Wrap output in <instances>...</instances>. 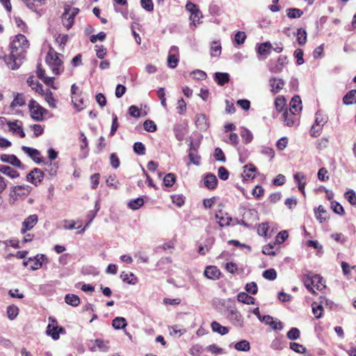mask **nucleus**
<instances>
[{"mask_svg": "<svg viewBox=\"0 0 356 356\" xmlns=\"http://www.w3.org/2000/svg\"><path fill=\"white\" fill-rule=\"evenodd\" d=\"M29 47V41L24 35H15L10 42V54L5 58V62L10 69L16 70L22 65L24 53Z\"/></svg>", "mask_w": 356, "mask_h": 356, "instance_id": "1", "label": "nucleus"}, {"mask_svg": "<svg viewBox=\"0 0 356 356\" xmlns=\"http://www.w3.org/2000/svg\"><path fill=\"white\" fill-rule=\"evenodd\" d=\"M63 55L57 53L54 49L50 48L46 56V63L55 75L60 74L64 70L62 58Z\"/></svg>", "mask_w": 356, "mask_h": 356, "instance_id": "2", "label": "nucleus"}, {"mask_svg": "<svg viewBox=\"0 0 356 356\" xmlns=\"http://www.w3.org/2000/svg\"><path fill=\"white\" fill-rule=\"evenodd\" d=\"M230 305L227 308V318L235 326L242 327L243 326V318L241 313L237 310L232 301H228Z\"/></svg>", "mask_w": 356, "mask_h": 356, "instance_id": "3", "label": "nucleus"}, {"mask_svg": "<svg viewBox=\"0 0 356 356\" xmlns=\"http://www.w3.org/2000/svg\"><path fill=\"white\" fill-rule=\"evenodd\" d=\"M48 320L49 323L47 325L46 333L54 340H58L60 337V334L63 333L65 330L63 327L57 325V321L53 317H49Z\"/></svg>", "mask_w": 356, "mask_h": 356, "instance_id": "4", "label": "nucleus"}, {"mask_svg": "<svg viewBox=\"0 0 356 356\" xmlns=\"http://www.w3.org/2000/svg\"><path fill=\"white\" fill-rule=\"evenodd\" d=\"M29 108L33 120L35 121H42L43 120L44 113H47V110L40 106L37 102L33 99L30 100Z\"/></svg>", "mask_w": 356, "mask_h": 356, "instance_id": "5", "label": "nucleus"}, {"mask_svg": "<svg viewBox=\"0 0 356 356\" xmlns=\"http://www.w3.org/2000/svg\"><path fill=\"white\" fill-rule=\"evenodd\" d=\"M30 187L26 185L13 186L10 193V197L17 200L19 197L27 196L30 193Z\"/></svg>", "mask_w": 356, "mask_h": 356, "instance_id": "6", "label": "nucleus"}, {"mask_svg": "<svg viewBox=\"0 0 356 356\" xmlns=\"http://www.w3.org/2000/svg\"><path fill=\"white\" fill-rule=\"evenodd\" d=\"M322 280V277H321L319 275H312V273L304 275L302 279L307 290L314 294L316 293V292L314 290L312 286L314 284L316 281L320 282Z\"/></svg>", "mask_w": 356, "mask_h": 356, "instance_id": "7", "label": "nucleus"}, {"mask_svg": "<svg viewBox=\"0 0 356 356\" xmlns=\"http://www.w3.org/2000/svg\"><path fill=\"white\" fill-rule=\"evenodd\" d=\"M29 261H31V263L30 265L31 270H36L42 268L43 264H47L49 259L45 254H38L33 257H29Z\"/></svg>", "mask_w": 356, "mask_h": 356, "instance_id": "8", "label": "nucleus"}, {"mask_svg": "<svg viewBox=\"0 0 356 356\" xmlns=\"http://www.w3.org/2000/svg\"><path fill=\"white\" fill-rule=\"evenodd\" d=\"M38 221V217L36 214L30 215L24 219L22 222L21 233L25 234L27 231L32 229Z\"/></svg>", "mask_w": 356, "mask_h": 356, "instance_id": "9", "label": "nucleus"}, {"mask_svg": "<svg viewBox=\"0 0 356 356\" xmlns=\"http://www.w3.org/2000/svg\"><path fill=\"white\" fill-rule=\"evenodd\" d=\"M44 176V172L39 168H34L26 176L28 181L31 182L33 184L37 186L41 182Z\"/></svg>", "mask_w": 356, "mask_h": 356, "instance_id": "10", "label": "nucleus"}, {"mask_svg": "<svg viewBox=\"0 0 356 356\" xmlns=\"http://www.w3.org/2000/svg\"><path fill=\"white\" fill-rule=\"evenodd\" d=\"M9 130L15 134L19 135L21 138L25 137V133L22 129V122L19 120L7 122Z\"/></svg>", "mask_w": 356, "mask_h": 356, "instance_id": "11", "label": "nucleus"}, {"mask_svg": "<svg viewBox=\"0 0 356 356\" xmlns=\"http://www.w3.org/2000/svg\"><path fill=\"white\" fill-rule=\"evenodd\" d=\"M22 149L37 163H41L44 161L43 158L39 157L40 152L38 149L26 146H22Z\"/></svg>", "mask_w": 356, "mask_h": 356, "instance_id": "12", "label": "nucleus"}, {"mask_svg": "<svg viewBox=\"0 0 356 356\" xmlns=\"http://www.w3.org/2000/svg\"><path fill=\"white\" fill-rule=\"evenodd\" d=\"M296 113L291 111V109H286V111L282 114V120L284 123L288 127H292L296 124L297 121Z\"/></svg>", "mask_w": 356, "mask_h": 356, "instance_id": "13", "label": "nucleus"}, {"mask_svg": "<svg viewBox=\"0 0 356 356\" xmlns=\"http://www.w3.org/2000/svg\"><path fill=\"white\" fill-rule=\"evenodd\" d=\"M261 322L270 326L274 330H282L283 329L282 323L280 321H275L273 317L270 315L263 316Z\"/></svg>", "mask_w": 356, "mask_h": 356, "instance_id": "14", "label": "nucleus"}, {"mask_svg": "<svg viewBox=\"0 0 356 356\" xmlns=\"http://www.w3.org/2000/svg\"><path fill=\"white\" fill-rule=\"evenodd\" d=\"M284 81L282 79L272 77L269 80L270 92L275 94L279 92L284 86Z\"/></svg>", "mask_w": 356, "mask_h": 356, "instance_id": "15", "label": "nucleus"}, {"mask_svg": "<svg viewBox=\"0 0 356 356\" xmlns=\"http://www.w3.org/2000/svg\"><path fill=\"white\" fill-rule=\"evenodd\" d=\"M0 160L2 162L10 163V165H12L15 167H17V168L22 167L21 161L14 154H1L0 156Z\"/></svg>", "mask_w": 356, "mask_h": 356, "instance_id": "16", "label": "nucleus"}, {"mask_svg": "<svg viewBox=\"0 0 356 356\" xmlns=\"http://www.w3.org/2000/svg\"><path fill=\"white\" fill-rule=\"evenodd\" d=\"M220 274V270L216 266H207L204 272V276L211 280L219 279Z\"/></svg>", "mask_w": 356, "mask_h": 356, "instance_id": "17", "label": "nucleus"}, {"mask_svg": "<svg viewBox=\"0 0 356 356\" xmlns=\"http://www.w3.org/2000/svg\"><path fill=\"white\" fill-rule=\"evenodd\" d=\"M294 181L298 184V189L301 191V193L305 195V187L306 185V176L302 172H298L294 175Z\"/></svg>", "mask_w": 356, "mask_h": 356, "instance_id": "18", "label": "nucleus"}, {"mask_svg": "<svg viewBox=\"0 0 356 356\" xmlns=\"http://www.w3.org/2000/svg\"><path fill=\"white\" fill-rule=\"evenodd\" d=\"M301 104L302 101L300 97L298 95H296L292 98L290 102L291 108L289 109H291V111H293V112L296 113H298L302 110Z\"/></svg>", "mask_w": 356, "mask_h": 356, "instance_id": "19", "label": "nucleus"}, {"mask_svg": "<svg viewBox=\"0 0 356 356\" xmlns=\"http://www.w3.org/2000/svg\"><path fill=\"white\" fill-rule=\"evenodd\" d=\"M195 124L197 127L201 130L204 131L208 128V124L207 122V117L204 114L197 115L195 118Z\"/></svg>", "mask_w": 356, "mask_h": 356, "instance_id": "20", "label": "nucleus"}, {"mask_svg": "<svg viewBox=\"0 0 356 356\" xmlns=\"http://www.w3.org/2000/svg\"><path fill=\"white\" fill-rule=\"evenodd\" d=\"M0 172L12 179L17 178L19 176V173L16 170L8 165H1Z\"/></svg>", "mask_w": 356, "mask_h": 356, "instance_id": "21", "label": "nucleus"}, {"mask_svg": "<svg viewBox=\"0 0 356 356\" xmlns=\"http://www.w3.org/2000/svg\"><path fill=\"white\" fill-rule=\"evenodd\" d=\"M188 156L192 163L195 165L200 164V156L197 154L196 149L193 146V143H191V147L189 149Z\"/></svg>", "mask_w": 356, "mask_h": 356, "instance_id": "22", "label": "nucleus"}, {"mask_svg": "<svg viewBox=\"0 0 356 356\" xmlns=\"http://www.w3.org/2000/svg\"><path fill=\"white\" fill-rule=\"evenodd\" d=\"M217 178L213 174H207L204 177V185L209 189H213L217 185Z\"/></svg>", "mask_w": 356, "mask_h": 356, "instance_id": "23", "label": "nucleus"}, {"mask_svg": "<svg viewBox=\"0 0 356 356\" xmlns=\"http://www.w3.org/2000/svg\"><path fill=\"white\" fill-rule=\"evenodd\" d=\"M257 168L252 164L245 165L243 167V172L241 175L243 179H248L249 178L253 179L254 177V175H252L253 172H256Z\"/></svg>", "mask_w": 356, "mask_h": 356, "instance_id": "24", "label": "nucleus"}, {"mask_svg": "<svg viewBox=\"0 0 356 356\" xmlns=\"http://www.w3.org/2000/svg\"><path fill=\"white\" fill-rule=\"evenodd\" d=\"M212 331L217 332L221 335H225L229 332V328L225 326L221 325L217 321H213L211 324Z\"/></svg>", "mask_w": 356, "mask_h": 356, "instance_id": "25", "label": "nucleus"}, {"mask_svg": "<svg viewBox=\"0 0 356 356\" xmlns=\"http://www.w3.org/2000/svg\"><path fill=\"white\" fill-rule=\"evenodd\" d=\"M314 124L323 129V127L327 122L328 117L321 111H317L315 115Z\"/></svg>", "mask_w": 356, "mask_h": 356, "instance_id": "26", "label": "nucleus"}, {"mask_svg": "<svg viewBox=\"0 0 356 356\" xmlns=\"http://www.w3.org/2000/svg\"><path fill=\"white\" fill-rule=\"evenodd\" d=\"M272 48V44L270 42H266L261 43L259 45L257 48V53L259 55L262 56H268L270 53V49Z\"/></svg>", "mask_w": 356, "mask_h": 356, "instance_id": "27", "label": "nucleus"}, {"mask_svg": "<svg viewBox=\"0 0 356 356\" xmlns=\"http://www.w3.org/2000/svg\"><path fill=\"white\" fill-rule=\"evenodd\" d=\"M238 301L246 305H254L255 299L246 293L241 292L237 295Z\"/></svg>", "mask_w": 356, "mask_h": 356, "instance_id": "28", "label": "nucleus"}, {"mask_svg": "<svg viewBox=\"0 0 356 356\" xmlns=\"http://www.w3.org/2000/svg\"><path fill=\"white\" fill-rule=\"evenodd\" d=\"M174 131L176 136V138L179 141H181L184 140V136L186 135V127L182 124H176L174 127Z\"/></svg>", "mask_w": 356, "mask_h": 356, "instance_id": "29", "label": "nucleus"}, {"mask_svg": "<svg viewBox=\"0 0 356 356\" xmlns=\"http://www.w3.org/2000/svg\"><path fill=\"white\" fill-rule=\"evenodd\" d=\"M216 218L220 227L229 225L232 220L231 217H229L227 213L223 216V213L221 211L216 214Z\"/></svg>", "mask_w": 356, "mask_h": 356, "instance_id": "30", "label": "nucleus"}, {"mask_svg": "<svg viewBox=\"0 0 356 356\" xmlns=\"http://www.w3.org/2000/svg\"><path fill=\"white\" fill-rule=\"evenodd\" d=\"M27 83L29 86L32 88V89L35 90L40 94H43V92H44L42 88V84L40 83L39 81H35L33 76H30L28 78Z\"/></svg>", "mask_w": 356, "mask_h": 356, "instance_id": "31", "label": "nucleus"}, {"mask_svg": "<svg viewBox=\"0 0 356 356\" xmlns=\"http://www.w3.org/2000/svg\"><path fill=\"white\" fill-rule=\"evenodd\" d=\"M215 80L220 86H223L229 81V75L225 72H216L215 74Z\"/></svg>", "mask_w": 356, "mask_h": 356, "instance_id": "32", "label": "nucleus"}, {"mask_svg": "<svg viewBox=\"0 0 356 356\" xmlns=\"http://www.w3.org/2000/svg\"><path fill=\"white\" fill-rule=\"evenodd\" d=\"M25 104L24 95L22 93H16L14 95V99L10 104V107L22 106Z\"/></svg>", "mask_w": 356, "mask_h": 356, "instance_id": "33", "label": "nucleus"}, {"mask_svg": "<svg viewBox=\"0 0 356 356\" xmlns=\"http://www.w3.org/2000/svg\"><path fill=\"white\" fill-rule=\"evenodd\" d=\"M343 103L347 105L356 103V90L349 91L343 98Z\"/></svg>", "mask_w": 356, "mask_h": 356, "instance_id": "34", "label": "nucleus"}, {"mask_svg": "<svg viewBox=\"0 0 356 356\" xmlns=\"http://www.w3.org/2000/svg\"><path fill=\"white\" fill-rule=\"evenodd\" d=\"M112 325L115 330L123 329L127 325V321L123 317H116L112 321Z\"/></svg>", "mask_w": 356, "mask_h": 356, "instance_id": "35", "label": "nucleus"}, {"mask_svg": "<svg viewBox=\"0 0 356 356\" xmlns=\"http://www.w3.org/2000/svg\"><path fill=\"white\" fill-rule=\"evenodd\" d=\"M65 301L67 304L72 307H76L80 303L79 296L74 294H67L65 297Z\"/></svg>", "mask_w": 356, "mask_h": 356, "instance_id": "36", "label": "nucleus"}, {"mask_svg": "<svg viewBox=\"0 0 356 356\" xmlns=\"http://www.w3.org/2000/svg\"><path fill=\"white\" fill-rule=\"evenodd\" d=\"M120 277L123 282L133 285L136 284L138 281L137 278L134 277L132 273H125L124 272H122L120 275Z\"/></svg>", "mask_w": 356, "mask_h": 356, "instance_id": "37", "label": "nucleus"}, {"mask_svg": "<svg viewBox=\"0 0 356 356\" xmlns=\"http://www.w3.org/2000/svg\"><path fill=\"white\" fill-rule=\"evenodd\" d=\"M323 301L321 302V303L318 304L317 302H314L312 303V312L314 314L315 317L316 318H320L322 317L323 315Z\"/></svg>", "mask_w": 356, "mask_h": 356, "instance_id": "38", "label": "nucleus"}, {"mask_svg": "<svg viewBox=\"0 0 356 356\" xmlns=\"http://www.w3.org/2000/svg\"><path fill=\"white\" fill-rule=\"evenodd\" d=\"M42 95H44V99L48 103L49 106L52 108H55L56 107V101L54 98L52 92L49 90H47Z\"/></svg>", "mask_w": 356, "mask_h": 356, "instance_id": "39", "label": "nucleus"}, {"mask_svg": "<svg viewBox=\"0 0 356 356\" xmlns=\"http://www.w3.org/2000/svg\"><path fill=\"white\" fill-rule=\"evenodd\" d=\"M7 317L13 321L14 320L19 314V308L15 305H10L7 307Z\"/></svg>", "mask_w": 356, "mask_h": 356, "instance_id": "40", "label": "nucleus"}, {"mask_svg": "<svg viewBox=\"0 0 356 356\" xmlns=\"http://www.w3.org/2000/svg\"><path fill=\"white\" fill-rule=\"evenodd\" d=\"M315 216L318 220H319L320 222H324L326 218V211L325 210L324 207L321 205H320L316 210H315Z\"/></svg>", "mask_w": 356, "mask_h": 356, "instance_id": "41", "label": "nucleus"}, {"mask_svg": "<svg viewBox=\"0 0 356 356\" xmlns=\"http://www.w3.org/2000/svg\"><path fill=\"white\" fill-rule=\"evenodd\" d=\"M58 168V165L57 163H52L50 161L47 164L45 172H47L51 177H55L56 175Z\"/></svg>", "mask_w": 356, "mask_h": 356, "instance_id": "42", "label": "nucleus"}, {"mask_svg": "<svg viewBox=\"0 0 356 356\" xmlns=\"http://www.w3.org/2000/svg\"><path fill=\"white\" fill-rule=\"evenodd\" d=\"M62 22L67 29H70L74 24V18L69 15V12H64L62 15Z\"/></svg>", "mask_w": 356, "mask_h": 356, "instance_id": "43", "label": "nucleus"}, {"mask_svg": "<svg viewBox=\"0 0 356 356\" xmlns=\"http://www.w3.org/2000/svg\"><path fill=\"white\" fill-rule=\"evenodd\" d=\"M286 15L291 19L299 18L303 15V12L298 8H288L286 10Z\"/></svg>", "mask_w": 356, "mask_h": 356, "instance_id": "44", "label": "nucleus"}, {"mask_svg": "<svg viewBox=\"0 0 356 356\" xmlns=\"http://www.w3.org/2000/svg\"><path fill=\"white\" fill-rule=\"evenodd\" d=\"M234 348L238 351H248L250 346V343L247 340H241L235 344Z\"/></svg>", "mask_w": 356, "mask_h": 356, "instance_id": "45", "label": "nucleus"}, {"mask_svg": "<svg viewBox=\"0 0 356 356\" xmlns=\"http://www.w3.org/2000/svg\"><path fill=\"white\" fill-rule=\"evenodd\" d=\"M286 106V99L283 96L277 97L275 100V107L278 112H281Z\"/></svg>", "mask_w": 356, "mask_h": 356, "instance_id": "46", "label": "nucleus"}, {"mask_svg": "<svg viewBox=\"0 0 356 356\" xmlns=\"http://www.w3.org/2000/svg\"><path fill=\"white\" fill-rule=\"evenodd\" d=\"M262 276L268 280H275L277 278V272L274 268H270L263 272Z\"/></svg>", "mask_w": 356, "mask_h": 356, "instance_id": "47", "label": "nucleus"}, {"mask_svg": "<svg viewBox=\"0 0 356 356\" xmlns=\"http://www.w3.org/2000/svg\"><path fill=\"white\" fill-rule=\"evenodd\" d=\"M297 41L299 44H305L307 42V33L305 30L299 29L297 31Z\"/></svg>", "mask_w": 356, "mask_h": 356, "instance_id": "48", "label": "nucleus"}, {"mask_svg": "<svg viewBox=\"0 0 356 356\" xmlns=\"http://www.w3.org/2000/svg\"><path fill=\"white\" fill-rule=\"evenodd\" d=\"M143 204H144L143 199L141 197H138L135 200H131L129 202L128 206L131 209L136 210V209H139L140 207H141L143 205Z\"/></svg>", "mask_w": 356, "mask_h": 356, "instance_id": "49", "label": "nucleus"}, {"mask_svg": "<svg viewBox=\"0 0 356 356\" xmlns=\"http://www.w3.org/2000/svg\"><path fill=\"white\" fill-rule=\"evenodd\" d=\"M220 52H221L220 44L217 41L213 42L211 47V55L212 56H217L220 54Z\"/></svg>", "mask_w": 356, "mask_h": 356, "instance_id": "50", "label": "nucleus"}, {"mask_svg": "<svg viewBox=\"0 0 356 356\" xmlns=\"http://www.w3.org/2000/svg\"><path fill=\"white\" fill-rule=\"evenodd\" d=\"M94 342L99 350L102 352H107L108 350V341H105L102 339H96Z\"/></svg>", "mask_w": 356, "mask_h": 356, "instance_id": "51", "label": "nucleus"}, {"mask_svg": "<svg viewBox=\"0 0 356 356\" xmlns=\"http://www.w3.org/2000/svg\"><path fill=\"white\" fill-rule=\"evenodd\" d=\"M26 6L31 9H35L36 8L41 6L45 1V0H24Z\"/></svg>", "mask_w": 356, "mask_h": 356, "instance_id": "52", "label": "nucleus"}, {"mask_svg": "<svg viewBox=\"0 0 356 356\" xmlns=\"http://www.w3.org/2000/svg\"><path fill=\"white\" fill-rule=\"evenodd\" d=\"M300 336V330L296 327L291 328L286 334V337L290 340H296Z\"/></svg>", "mask_w": 356, "mask_h": 356, "instance_id": "53", "label": "nucleus"}, {"mask_svg": "<svg viewBox=\"0 0 356 356\" xmlns=\"http://www.w3.org/2000/svg\"><path fill=\"white\" fill-rule=\"evenodd\" d=\"M143 127L145 130L149 132H154L156 130V124L150 120H145L143 123Z\"/></svg>", "mask_w": 356, "mask_h": 356, "instance_id": "54", "label": "nucleus"}, {"mask_svg": "<svg viewBox=\"0 0 356 356\" xmlns=\"http://www.w3.org/2000/svg\"><path fill=\"white\" fill-rule=\"evenodd\" d=\"M179 59L175 54H169L168 56V66L170 68L174 69L177 67Z\"/></svg>", "mask_w": 356, "mask_h": 356, "instance_id": "55", "label": "nucleus"}, {"mask_svg": "<svg viewBox=\"0 0 356 356\" xmlns=\"http://www.w3.org/2000/svg\"><path fill=\"white\" fill-rule=\"evenodd\" d=\"M287 58L285 56H280L277 59V64L275 66V69L274 70L275 72H280L282 67L287 64Z\"/></svg>", "mask_w": 356, "mask_h": 356, "instance_id": "56", "label": "nucleus"}, {"mask_svg": "<svg viewBox=\"0 0 356 356\" xmlns=\"http://www.w3.org/2000/svg\"><path fill=\"white\" fill-rule=\"evenodd\" d=\"M134 151L138 155H144L145 154V145L140 142H136L134 145Z\"/></svg>", "mask_w": 356, "mask_h": 356, "instance_id": "57", "label": "nucleus"}, {"mask_svg": "<svg viewBox=\"0 0 356 356\" xmlns=\"http://www.w3.org/2000/svg\"><path fill=\"white\" fill-rule=\"evenodd\" d=\"M346 199L350 202L352 205L356 204V194L353 190H349L345 193Z\"/></svg>", "mask_w": 356, "mask_h": 356, "instance_id": "58", "label": "nucleus"}, {"mask_svg": "<svg viewBox=\"0 0 356 356\" xmlns=\"http://www.w3.org/2000/svg\"><path fill=\"white\" fill-rule=\"evenodd\" d=\"M175 181V176L172 173H169L163 178V183L166 186H172Z\"/></svg>", "mask_w": 356, "mask_h": 356, "instance_id": "59", "label": "nucleus"}, {"mask_svg": "<svg viewBox=\"0 0 356 356\" xmlns=\"http://www.w3.org/2000/svg\"><path fill=\"white\" fill-rule=\"evenodd\" d=\"M246 38V35L243 31H238L235 34L234 41L238 44H242L244 43Z\"/></svg>", "mask_w": 356, "mask_h": 356, "instance_id": "60", "label": "nucleus"}, {"mask_svg": "<svg viewBox=\"0 0 356 356\" xmlns=\"http://www.w3.org/2000/svg\"><path fill=\"white\" fill-rule=\"evenodd\" d=\"M290 348L293 351L299 353H303L306 351V348H305L302 345L295 342L290 343Z\"/></svg>", "mask_w": 356, "mask_h": 356, "instance_id": "61", "label": "nucleus"}, {"mask_svg": "<svg viewBox=\"0 0 356 356\" xmlns=\"http://www.w3.org/2000/svg\"><path fill=\"white\" fill-rule=\"evenodd\" d=\"M99 177L100 175L99 173H95L92 175L90 177L91 188L92 189L96 188L99 183Z\"/></svg>", "mask_w": 356, "mask_h": 356, "instance_id": "62", "label": "nucleus"}, {"mask_svg": "<svg viewBox=\"0 0 356 356\" xmlns=\"http://www.w3.org/2000/svg\"><path fill=\"white\" fill-rule=\"evenodd\" d=\"M141 6L148 12H151L154 9L152 0H140Z\"/></svg>", "mask_w": 356, "mask_h": 356, "instance_id": "63", "label": "nucleus"}, {"mask_svg": "<svg viewBox=\"0 0 356 356\" xmlns=\"http://www.w3.org/2000/svg\"><path fill=\"white\" fill-rule=\"evenodd\" d=\"M110 163H111V166L115 169H117L120 166V159L115 153L111 154Z\"/></svg>", "mask_w": 356, "mask_h": 356, "instance_id": "64", "label": "nucleus"}]
</instances>
